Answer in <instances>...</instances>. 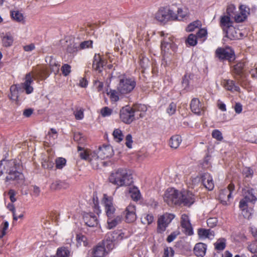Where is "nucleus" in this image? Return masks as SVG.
Here are the masks:
<instances>
[{
  "label": "nucleus",
  "mask_w": 257,
  "mask_h": 257,
  "mask_svg": "<svg viewBox=\"0 0 257 257\" xmlns=\"http://www.w3.org/2000/svg\"><path fill=\"white\" fill-rule=\"evenodd\" d=\"M161 36L163 37L161 42V50L163 56L162 65L166 67L170 64L171 59L170 56L177 49V39L169 34L161 32Z\"/></svg>",
  "instance_id": "nucleus-1"
},
{
  "label": "nucleus",
  "mask_w": 257,
  "mask_h": 257,
  "mask_svg": "<svg viewBox=\"0 0 257 257\" xmlns=\"http://www.w3.org/2000/svg\"><path fill=\"white\" fill-rule=\"evenodd\" d=\"M18 164L15 160L3 159L0 161V170L2 171V174L6 173L8 175L6 178V181L23 180L24 175L18 171Z\"/></svg>",
  "instance_id": "nucleus-2"
},
{
  "label": "nucleus",
  "mask_w": 257,
  "mask_h": 257,
  "mask_svg": "<svg viewBox=\"0 0 257 257\" xmlns=\"http://www.w3.org/2000/svg\"><path fill=\"white\" fill-rule=\"evenodd\" d=\"M110 182L118 186L130 185L133 182L132 175L125 169H119L111 174Z\"/></svg>",
  "instance_id": "nucleus-3"
},
{
  "label": "nucleus",
  "mask_w": 257,
  "mask_h": 257,
  "mask_svg": "<svg viewBox=\"0 0 257 257\" xmlns=\"http://www.w3.org/2000/svg\"><path fill=\"white\" fill-rule=\"evenodd\" d=\"M136 86V81L134 78L125 75L118 77V82L116 89L119 94L126 95L130 93Z\"/></svg>",
  "instance_id": "nucleus-4"
},
{
  "label": "nucleus",
  "mask_w": 257,
  "mask_h": 257,
  "mask_svg": "<svg viewBox=\"0 0 257 257\" xmlns=\"http://www.w3.org/2000/svg\"><path fill=\"white\" fill-rule=\"evenodd\" d=\"M155 19L158 22L166 24L169 21L176 20L177 15L168 7H161L155 14Z\"/></svg>",
  "instance_id": "nucleus-5"
},
{
  "label": "nucleus",
  "mask_w": 257,
  "mask_h": 257,
  "mask_svg": "<svg viewBox=\"0 0 257 257\" xmlns=\"http://www.w3.org/2000/svg\"><path fill=\"white\" fill-rule=\"evenodd\" d=\"M180 195L181 192L174 188H170L165 191L164 199L170 206H180Z\"/></svg>",
  "instance_id": "nucleus-6"
},
{
  "label": "nucleus",
  "mask_w": 257,
  "mask_h": 257,
  "mask_svg": "<svg viewBox=\"0 0 257 257\" xmlns=\"http://www.w3.org/2000/svg\"><path fill=\"white\" fill-rule=\"evenodd\" d=\"M256 191L252 188H248L244 193V196L242 198L239 204V207L241 209L251 208V206L254 204L257 200L255 196Z\"/></svg>",
  "instance_id": "nucleus-7"
},
{
  "label": "nucleus",
  "mask_w": 257,
  "mask_h": 257,
  "mask_svg": "<svg viewBox=\"0 0 257 257\" xmlns=\"http://www.w3.org/2000/svg\"><path fill=\"white\" fill-rule=\"evenodd\" d=\"M235 194V186L233 184L230 183L226 188L220 190L219 200L222 204L227 205L230 203V200L233 199Z\"/></svg>",
  "instance_id": "nucleus-8"
},
{
  "label": "nucleus",
  "mask_w": 257,
  "mask_h": 257,
  "mask_svg": "<svg viewBox=\"0 0 257 257\" xmlns=\"http://www.w3.org/2000/svg\"><path fill=\"white\" fill-rule=\"evenodd\" d=\"M216 57L221 61L227 60L231 61L234 59V53L230 47L218 48L215 52Z\"/></svg>",
  "instance_id": "nucleus-9"
},
{
  "label": "nucleus",
  "mask_w": 257,
  "mask_h": 257,
  "mask_svg": "<svg viewBox=\"0 0 257 257\" xmlns=\"http://www.w3.org/2000/svg\"><path fill=\"white\" fill-rule=\"evenodd\" d=\"M119 116L122 122L130 124L135 119V111L131 107L125 106L120 109Z\"/></svg>",
  "instance_id": "nucleus-10"
},
{
  "label": "nucleus",
  "mask_w": 257,
  "mask_h": 257,
  "mask_svg": "<svg viewBox=\"0 0 257 257\" xmlns=\"http://www.w3.org/2000/svg\"><path fill=\"white\" fill-rule=\"evenodd\" d=\"M195 201V197L190 191L184 190L181 192L180 206L190 207Z\"/></svg>",
  "instance_id": "nucleus-11"
},
{
  "label": "nucleus",
  "mask_w": 257,
  "mask_h": 257,
  "mask_svg": "<svg viewBox=\"0 0 257 257\" xmlns=\"http://www.w3.org/2000/svg\"><path fill=\"white\" fill-rule=\"evenodd\" d=\"M174 217L172 214H165L159 217L158 220L157 231L159 233L163 232Z\"/></svg>",
  "instance_id": "nucleus-12"
},
{
  "label": "nucleus",
  "mask_w": 257,
  "mask_h": 257,
  "mask_svg": "<svg viewBox=\"0 0 257 257\" xmlns=\"http://www.w3.org/2000/svg\"><path fill=\"white\" fill-rule=\"evenodd\" d=\"M115 210H107L106 215L108 217V228L111 229L117 225L121 220V217L119 215L116 216Z\"/></svg>",
  "instance_id": "nucleus-13"
},
{
  "label": "nucleus",
  "mask_w": 257,
  "mask_h": 257,
  "mask_svg": "<svg viewBox=\"0 0 257 257\" xmlns=\"http://www.w3.org/2000/svg\"><path fill=\"white\" fill-rule=\"evenodd\" d=\"M98 156L101 160L111 157L113 155L112 147L110 145H103L99 147Z\"/></svg>",
  "instance_id": "nucleus-14"
},
{
  "label": "nucleus",
  "mask_w": 257,
  "mask_h": 257,
  "mask_svg": "<svg viewBox=\"0 0 257 257\" xmlns=\"http://www.w3.org/2000/svg\"><path fill=\"white\" fill-rule=\"evenodd\" d=\"M249 14V8L246 5H241L239 7V13L235 16L234 20L237 23L242 22L246 19Z\"/></svg>",
  "instance_id": "nucleus-15"
},
{
  "label": "nucleus",
  "mask_w": 257,
  "mask_h": 257,
  "mask_svg": "<svg viewBox=\"0 0 257 257\" xmlns=\"http://www.w3.org/2000/svg\"><path fill=\"white\" fill-rule=\"evenodd\" d=\"M190 108L191 111L197 115H202L204 111V106H202L200 100L196 98H194L191 100Z\"/></svg>",
  "instance_id": "nucleus-16"
},
{
  "label": "nucleus",
  "mask_w": 257,
  "mask_h": 257,
  "mask_svg": "<svg viewBox=\"0 0 257 257\" xmlns=\"http://www.w3.org/2000/svg\"><path fill=\"white\" fill-rule=\"evenodd\" d=\"M83 219L86 225L89 227H94L97 225V218L93 212H85Z\"/></svg>",
  "instance_id": "nucleus-17"
},
{
  "label": "nucleus",
  "mask_w": 257,
  "mask_h": 257,
  "mask_svg": "<svg viewBox=\"0 0 257 257\" xmlns=\"http://www.w3.org/2000/svg\"><path fill=\"white\" fill-rule=\"evenodd\" d=\"M201 182L204 187L208 190H212L214 188V185L212 177L208 173L201 174Z\"/></svg>",
  "instance_id": "nucleus-18"
},
{
  "label": "nucleus",
  "mask_w": 257,
  "mask_h": 257,
  "mask_svg": "<svg viewBox=\"0 0 257 257\" xmlns=\"http://www.w3.org/2000/svg\"><path fill=\"white\" fill-rule=\"evenodd\" d=\"M181 223L182 227L184 229V231L186 234L191 235L193 234L192 228L191 226L189 217L187 215H182Z\"/></svg>",
  "instance_id": "nucleus-19"
},
{
  "label": "nucleus",
  "mask_w": 257,
  "mask_h": 257,
  "mask_svg": "<svg viewBox=\"0 0 257 257\" xmlns=\"http://www.w3.org/2000/svg\"><path fill=\"white\" fill-rule=\"evenodd\" d=\"M105 64L103 58L99 55L95 54L93 57V68L94 69L101 72Z\"/></svg>",
  "instance_id": "nucleus-20"
},
{
  "label": "nucleus",
  "mask_w": 257,
  "mask_h": 257,
  "mask_svg": "<svg viewBox=\"0 0 257 257\" xmlns=\"http://www.w3.org/2000/svg\"><path fill=\"white\" fill-rule=\"evenodd\" d=\"M33 83V78L31 73H29L25 76V81L23 84V88L25 90L27 94H31L33 91V87L32 86Z\"/></svg>",
  "instance_id": "nucleus-21"
},
{
  "label": "nucleus",
  "mask_w": 257,
  "mask_h": 257,
  "mask_svg": "<svg viewBox=\"0 0 257 257\" xmlns=\"http://www.w3.org/2000/svg\"><path fill=\"white\" fill-rule=\"evenodd\" d=\"M224 32L226 37L230 40L239 39L241 37V33L238 30H236L233 26Z\"/></svg>",
  "instance_id": "nucleus-22"
},
{
  "label": "nucleus",
  "mask_w": 257,
  "mask_h": 257,
  "mask_svg": "<svg viewBox=\"0 0 257 257\" xmlns=\"http://www.w3.org/2000/svg\"><path fill=\"white\" fill-rule=\"evenodd\" d=\"M88 161L91 163L94 169H96L98 168L101 160L98 156V151L90 153Z\"/></svg>",
  "instance_id": "nucleus-23"
},
{
  "label": "nucleus",
  "mask_w": 257,
  "mask_h": 257,
  "mask_svg": "<svg viewBox=\"0 0 257 257\" xmlns=\"http://www.w3.org/2000/svg\"><path fill=\"white\" fill-rule=\"evenodd\" d=\"M220 25L224 32L233 26V21L231 20L230 16H222L220 18Z\"/></svg>",
  "instance_id": "nucleus-24"
},
{
  "label": "nucleus",
  "mask_w": 257,
  "mask_h": 257,
  "mask_svg": "<svg viewBox=\"0 0 257 257\" xmlns=\"http://www.w3.org/2000/svg\"><path fill=\"white\" fill-rule=\"evenodd\" d=\"M112 234L113 233L111 232L107 233L106 239L103 241L102 243V245L104 246V248L106 249V252L107 250L109 251L114 247L113 241L115 239L114 237L112 236Z\"/></svg>",
  "instance_id": "nucleus-25"
},
{
  "label": "nucleus",
  "mask_w": 257,
  "mask_h": 257,
  "mask_svg": "<svg viewBox=\"0 0 257 257\" xmlns=\"http://www.w3.org/2000/svg\"><path fill=\"white\" fill-rule=\"evenodd\" d=\"M206 245L202 242L196 244L194 247L195 254L197 256L203 257L206 253Z\"/></svg>",
  "instance_id": "nucleus-26"
},
{
  "label": "nucleus",
  "mask_w": 257,
  "mask_h": 257,
  "mask_svg": "<svg viewBox=\"0 0 257 257\" xmlns=\"http://www.w3.org/2000/svg\"><path fill=\"white\" fill-rule=\"evenodd\" d=\"M222 84L226 89L231 92L239 91L240 90L239 86L236 85L233 80H224Z\"/></svg>",
  "instance_id": "nucleus-27"
},
{
  "label": "nucleus",
  "mask_w": 257,
  "mask_h": 257,
  "mask_svg": "<svg viewBox=\"0 0 257 257\" xmlns=\"http://www.w3.org/2000/svg\"><path fill=\"white\" fill-rule=\"evenodd\" d=\"M198 234L201 238H207L212 239L214 237V232L210 229L199 228L198 229Z\"/></svg>",
  "instance_id": "nucleus-28"
},
{
  "label": "nucleus",
  "mask_w": 257,
  "mask_h": 257,
  "mask_svg": "<svg viewBox=\"0 0 257 257\" xmlns=\"http://www.w3.org/2000/svg\"><path fill=\"white\" fill-rule=\"evenodd\" d=\"M101 204L105 209H111L113 207L112 197L104 194L101 200Z\"/></svg>",
  "instance_id": "nucleus-29"
},
{
  "label": "nucleus",
  "mask_w": 257,
  "mask_h": 257,
  "mask_svg": "<svg viewBox=\"0 0 257 257\" xmlns=\"http://www.w3.org/2000/svg\"><path fill=\"white\" fill-rule=\"evenodd\" d=\"M106 253V249L102 244H98L93 248L92 255L93 257H103Z\"/></svg>",
  "instance_id": "nucleus-30"
},
{
  "label": "nucleus",
  "mask_w": 257,
  "mask_h": 257,
  "mask_svg": "<svg viewBox=\"0 0 257 257\" xmlns=\"http://www.w3.org/2000/svg\"><path fill=\"white\" fill-rule=\"evenodd\" d=\"M11 16L12 19L17 22L25 24V20L23 14L18 10L12 11Z\"/></svg>",
  "instance_id": "nucleus-31"
},
{
  "label": "nucleus",
  "mask_w": 257,
  "mask_h": 257,
  "mask_svg": "<svg viewBox=\"0 0 257 257\" xmlns=\"http://www.w3.org/2000/svg\"><path fill=\"white\" fill-rule=\"evenodd\" d=\"M129 192L131 197L134 201L139 200L141 198V194L139 189L135 186L130 188Z\"/></svg>",
  "instance_id": "nucleus-32"
},
{
  "label": "nucleus",
  "mask_w": 257,
  "mask_h": 257,
  "mask_svg": "<svg viewBox=\"0 0 257 257\" xmlns=\"http://www.w3.org/2000/svg\"><path fill=\"white\" fill-rule=\"evenodd\" d=\"M182 142L181 137L179 135L172 136L169 141L170 146L173 149H177Z\"/></svg>",
  "instance_id": "nucleus-33"
},
{
  "label": "nucleus",
  "mask_w": 257,
  "mask_h": 257,
  "mask_svg": "<svg viewBox=\"0 0 257 257\" xmlns=\"http://www.w3.org/2000/svg\"><path fill=\"white\" fill-rule=\"evenodd\" d=\"M245 67L246 64L244 62H238L234 66L233 72L236 75L241 77L243 74L244 69Z\"/></svg>",
  "instance_id": "nucleus-34"
},
{
  "label": "nucleus",
  "mask_w": 257,
  "mask_h": 257,
  "mask_svg": "<svg viewBox=\"0 0 257 257\" xmlns=\"http://www.w3.org/2000/svg\"><path fill=\"white\" fill-rule=\"evenodd\" d=\"M48 59L49 60V65L52 71L55 74H57L59 70L60 63L52 58H48Z\"/></svg>",
  "instance_id": "nucleus-35"
},
{
  "label": "nucleus",
  "mask_w": 257,
  "mask_h": 257,
  "mask_svg": "<svg viewBox=\"0 0 257 257\" xmlns=\"http://www.w3.org/2000/svg\"><path fill=\"white\" fill-rule=\"evenodd\" d=\"M19 85H12L10 87V98L11 99L16 100L18 99L19 95Z\"/></svg>",
  "instance_id": "nucleus-36"
},
{
  "label": "nucleus",
  "mask_w": 257,
  "mask_h": 257,
  "mask_svg": "<svg viewBox=\"0 0 257 257\" xmlns=\"http://www.w3.org/2000/svg\"><path fill=\"white\" fill-rule=\"evenodd\" d=\"M57 138V133L55 129L51 128L46 136V139L49 140V144L53 145L55 141Z\"/></svg>",
  "instance_id": "nucleus-37"
},
{
  "label": "nucleus",
  "mask_w": 257,
  "mask_h": 257,
  "mask_svg": "<svg viewBox=\"0 0 257 257\" xmlns=\"http://www.w3.org/2000/svg\"><path fill=\"white\" fill-rule=\"evenodd\" d=\"M76 240L77 246H86L88 243L87 237L82 234L77 235Z\"/></svg>",
  "instance_id": "nucleus-38"
},
{
  "label": "nucleus",
  "mask_w": 257,
  "mask_h": 257,
  "mask_svg": "<svg viewBox=\"0 0 257 257\" xmlns=\"http://www.w3.org/2000/svg\"><path fill=\"white\" fill-rule=\"evenodd\" d=\"M125 221L127 222H133L136 219V215L135 212L132 210H125Z\"/></svg>",
  "instance_id": "nucleus-39"
},
{
  "label": "nucleus",
  "mask_w": 257,
  "mask_h": 257,
  "mask_svg": "<svg viewBox=\"0 0 257 257\" xmlns=\"http://www.w3.org/2000/svg\"><path fill=\"white\" fill-rule=\"evenodd\" d=\"M112 135L114 140L117 143H120L123 139V135L122 134V131L118 128L114 129Z\"/></svg>",
  "instance_id": "nucleus-40"
},
{
  "label": "nucleus",
  "mask_w": 257,
  "mask_h": 257,
  "mask_svg": "<svg viewBox=\"0 0 257 257\" xmlns=\"http://www.w3.org/2000/svg\"><path fill=\"white\" fill-rule=\"evenodd\" d=\"M107 95L109 96V98L111 101L116 102L119 100L118 94L119 93L116 90L110 89L109 91L107 92Z\"/></svg>",
  "instance_id": "nucleus-41"
},
{
  "label": "nucleus",
  "mask_w": 257,
  "mask_h": 257,
  "mask_svg": "<svg viewBox=\"0 0 257 257\" xmlns=\"http://www.w3.org/2000/svg\"><path fill=\"white\" fill-rule=\"evenodd\" d=\"M13 37L10 34H7L3 38V43L5 47H10L13 43Z\"/></svg>",
  "instance_id": "nucleus-42"
},
{
  "label": "nucleus",
  "mask_w": 257,
  "mask_h": 257,
  "mask_svg": "<svg viewBox=\"0 0 257 257\" xmlns=\"http://www.w3.org/2000/svg\"><path fill=\"white\" fill-rule=\"evenodd\" d=\"M70 254L69 250L65 247L58 249L57 254L54 257H68Z\"/></svg>",
  "instance_id": "nucleus-43"
},
{
  "label": "nucleus",
  "mask_w": 257,
  "mask_h": 257,
  "mask_svg": "<svg viewBox=\"0 0 257 257\" xmlns=\"http://www.w3.org/2000/svg\"><path fill=\"white\" fill-rule=\"evenodd\" d=\"M201 181V174L200 176H196L191 178L189 183V187L193 188L198 185Z\"/></svg>",
  "instance_id": "nucleus-44"
},
{
  "label": "nucleus",
  "mask_w": 257,
  "mask_h": 257,
  "mask_svg": "<svg viewBox=\"0 0 257 257\" xmlns=\"http://www.w3.org/2000/svg\"><path fill=\"white\" fill-rule=\"evenodd\" d=\"M78 151L80 152L79 156L82 159L89 161V154L90 152L86 150H83L80 147H78Z\"/></svg>",
  "instance_id": "nucleus-45"
},
{
  "label": "nucleus",
  "mask_w": 257,
  "mask_h": 257,
  "mask_svg": "<svg viewBox=\"0 0 257 257\" xmlns=\"http://www.w3.org/2000/svg\"><path fill=\"white\" fill-rule=\"evenodd\" d=\"M9 222L6 221L3 222L0 226V238L6 234V231L9 227Z\"/></svg>",
  "instance_id": "nucleus-46"
},
{
  "label": "nucleus",
  "mask_w": 257,
  "mask_h": 257,
  "mask_svg": "<svg viewBox=\"0 0 257 257\" xmlns=\"http://www.w3.org/2000/svg\"><path fill=\"white\" fill-rule=\"evenodd\" d=\"M66 160L63 158H58L56 160V167L57 169H61L65 165Z\"/></svg>",
  "instance_id": "nucleus-47"
},
{
  "label": "nucleus",
  "mask_w": 257,
  "mask_h": 257,
  "mask_svg": "<svg viewBox=\"0 0 257 257\" xmlns=\"http://www.w3.org/2000/svg\"><path fill=\"white\" fill-rule=\"evenodd\" d=\"M141 219L143 224H150L154 220V217L152 215L145 214Z\"/></svg>",
  "instance_id": "nucleus-48"
},
{
  "label": "nucleus",
  "mask_w": 257,
  "mask_h": 257,
  "mask_svg": "<svg viewBox=\"0 0 257 257\" xmlns=\"http://www.w3.org/2000/svg\"><path fill=\"white\" fill-rule=\"evenodd\" d=\"M200 25V22L199 21L193 22L190 24L186 28V31L187 32H192L195 30L196 28H197Z\"/></svg>",
  "instance_id": "nucleus-49"
},
{
  "label": "nucleus",
  "mask_w": 257,
  "mask_h": 257,
  "mask_svg": "<svg viewBox=\"0 0 257 257\" xmlns=\"http://www.w3.org/2000/svg\"><path fill=\"white\" fill-rule=\"evenodd\" d=\"M93 42L91 40L84 41L81 42L79 45L80 49H85L92 47Z\"/></svg>",
  "instance_id": "nucleus-50"
},
{
  "label": "nucleus",
  "mask_w": 257,
  "mask_h": 257,
  "mask_svg": "<svg viewBox=\"0 0 257 257\" xmlns=\"http://www.w3.org/2000/svg\"><path fill=\"white\" fill-rule=\"evenodd\" d=\"M187 42L190 46H195L197 44V36L191 34H190L187 39Z\"/></svg>",
  "instance_id": "nucleus-51"
},
{
  "label": "nucleus",
  "mask_w": 257,
  "mask_h": 257,
  "mask_svg": "<svg viewBox=\"0 0 257 257\" xmlns=\"http://www.w3.org/2000/svg\"><path fill=\"white\" fill-rule=\"evenodd\" d=\"M242 174L246 178H250L253 176V171L249 167H245L242 170Z\"/></svg>",
  "instance_id": "nucleus-52"
},
{
  "label": "nucleus",
  "mask_w": 257,
  "mask_h": 257,
  "mask_svg": "<svg viewBox=\"0 0 257 257\" xmlns=\"http://www.w3.org/2000/svg\"><path fill=\"white\" fill-rule=\"evenodd\" d=\"M74 115L77 120H81L84 117V112L83 109H77L74 111Z\"/></svg>",
  "instance_id": "nucleus-53"
},
{
  "label": "nucleus",
  "mask_w": 257,
  "mask_h": 257,
  "mask_svg": "<svg viewBox=\"0 0 257 257\" xmlns=\"http://www.w3.org/2000/svg\"><path fill=\"white\" fill-rule=\"evenodd\" d=\"M112 110L106 106L102 108L101 110V114L103 117L109 116L112 114Z\"/></svg>",
  "instance_id": "nucleus-54"
},
{
  "label": "nucleus",
  "mask_w": 257,
  "mask_h": 257,
  "mask_svg": "<svg viewBox=\"0 0 257 257\" xmlns=\"http://www.w3.org/2000/svg\"><path fill=\"white\" fill-rule=\"evenodd\" d=\"M207 35V29L205 28L200 29L197 33V37L198 38H202L203 40H205L206 39V36Z\"/></svg>",
  "instance_id": "nucleus-55"
},
{
  "label": "nucleus",
  "mask_w": 257,
  "mask_h": 257,
  "mask_svg": "<svg viewBox=\"0 0 257 257\" xmlns=\"http://www.w3.org/2000/svg\"><path fill=\"white\" fill-rule=\"evenodd\" d=\"M61 70L63 74L67 76L71 72V66L67 64H65L62 66Z\"/></svg>",
  "instance_id": "nucleus-56"
},
{
  "label": "nucleus",
  "mask_w": 257,
  "mask_h": 257,
  "mask_svg": "<svg viewBox=\"0 0 257 257\" xmlns=\"http://www.w3.org/2000/svg\"><path fill=\"white\" fill-rule=\"evenodd\" d=\"M225 242L224 239L220 240L219 242L215 243V247L216 250H222L225 247Z\"/></svg>",
  "instance_id": "nucleus-57"
},
{
  "label": "nucleus",
  "mask_w": 257,
  "mask_h": 257,
  "mask_svg": "<svg viewBox=\"0 0 257 257\" xmlns=\"http://www.w3.org/2000/svg\"><path fill=\"white\" fill-rule=\"evenodd\" d=\"M182 87L186 91L189 90V81L187 76L185 75L182 82Z\"/></svg>",
  "instance_id": "nucleus-58"
},
{
  "label": "nucleus",
  "mask_w": 257,
  "mask_h": 257,
  "mask_svg": "<svg viewBox=\"0 0 257 257\" xmlns=\"http://www.w3.org/2000/svg\"><path fill=\"white\" fill-rule=\"evenodd\" d=\"M92 201L93 204V209H100V207L99 205L98 197L96 193H94L93 195Z\"/></svg>",
  "instance_id": "nucleus-59"
},
{
  "label": "nucleus",
  "mask_w": 257,
  "mask_h": 257,
  "mask_svg": "<svg viewBox=\"0 0 257 257\" xmlns=\"http://www.w3.org/2000/svg\"><path fill=\"white\" fill-rule=\"evenodd\" d=\"M176 110V104L174 102H172L168 106L167 109V112L169 115H172L175 112Z\"/></svg>",
  "instance_id": "nucleus-60"
},
{
  "label": "nucleus",
  "mask_w": 257,
  "mask_h": 257,
  "mask_svg": "<svg viewBox=\"0 0 257 257\" xmlns=\"http://www.w3.org/2000/svg\"><path fill=\"white\" fill-rule=\"evenodd\" d=\"M178 15L177 17L178 18L176 20L181 21L183 19L185 18L187 15V13L186 11H184L182 9L178 8Z\"/></svg>",
  "instance_id": "nucleus-61"
},
{
  "label": "nucleus",
  "mask_w": 257,
  "mask_h": 257,
  "mask_svg": "<svg viewBox=\"0 0 257 257\" xmlns=\"http://www.w3.org/2000/svg\"><path fill=\"white\" fill-rule=\"evenodd\" d=\"M94 87L98 92L102 91L103 89V83L99 80H95Z\"/></svg>",
  "instance_id": "nucleus-62"
},
{
  "label": "nucleus",
  "mask_w": 257,
  "mask_h": 257,
  "mask_svg": "<svg viewBox=\"0 0 257 257\" xmlns=\"http://www.w3.org/2000/svg\"><path fill=\"white\" fill-rule=\"evenodd\" d=\"M40 193V189L37 186H33L32 187L31 190V194L33 197H38Z\"/></svg>",
  "instance_id": "nucleus-63"
},
{
  "label": "nucleus",
  "mask_w": 257,
  "mask_h": 257,
  "mask_svg": "<svg viewBox=\"0 0 257 257\" xmlns=\"http://www.w3.org/2000/svg\"><path fill=\"white\" fill-rule=\"evenodd\" d=\"M212 137L218 141H221L223 139L221 133L218 130H214L212 133Z\"/></svg>",
  "instance_id": "nucleus-64"
}]
</instances>
